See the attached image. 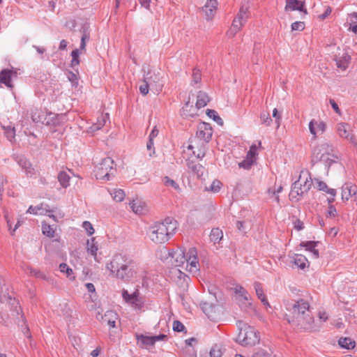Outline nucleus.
Segmentation results:
<instances>
[{"mask_svg":"<svg viewBox=\"0 0 357 357\" xmlns=\"http://www.w3.org/2000/svg\"><path fill=\"white\" fill-rule=\"evenodd\" d=\"M107 119H108V114H101L100 116H98L97 118L96 122L94 123L90 127V129H91V132H94V131L98 130L101 128H102L105 126Z\"/></svg>","mask_w":357,"mask_h":357,"instance_id":"bb28decb","label":"nucleus"},{"mask_svg":"<svg viewBox=\"0 0 357 357\" xmlns=\"http://www.w3.org/2000/svg\"><path fill=\"white\" fill-rule=\"evenodd\" d=\"M309 308L310 305L306 301L303 299L297 301L288 307L292 314L291 319H297L298 317L307 314V312H310Z\"/></svg>","mask_w":357,"mask_h":357,"instance_id":"9b49d317","label":"nucleus"},{"mask_svg":"<svg viewBox=\"0 0 357 357\" xmlns=\"http://www.w3.org/2000/svg\"><path fill=\"white\" fill-rule=\"evenodd\" d=\"M149 89H151V86L146 82L143 80V83L139 86V91L142 95H146L149 93Z\"/></svg>","mask_w":357,"mask_h":357,"instance_id":"052dcab7","label":"nucleus"},{"mask_svg":"<svg viewBox=\"0 0 357 357\" xmlns=\"http://www.w3.org/2000/svg\"><path fill=\"white\" fill-rule=\"evenodd\" d=\"M210 101L208 94L204 91H199L197 96L196 107L197 109L205 107Z\"/></svg>","mask_w":357,"mask_h":357,"instance_id":"5701e85b","label":"nucleus"},{"mask_svg":"<svg viewBox=\"0 0 357 357\" xmlns=\"http://www.w3.org/2000/svg\"><path fill=\"white\" fill-rule=\"evenodd\" d=\"M70 176L66 172H61L58 175V180L61 185L67 188L70 185Z\"/></svg>","mask_w":357,"mask_h":357,"instance_id":"f704fd0d","label":"nucleus"},{"mask_svg":"<svg viewBox=\"0 0 357 357\" xmlns=\"http://www.w3.org/2000/svg\"><path fill=\"white\" fill-rule=\"evenodd\" d=\"M244 26V24L236 18L234 19L231 27L229 29L227 34L229 38L234 37Z\"/></svg>","mask_w":357,"mask_h":357,"instance_id":"393cba45","label":"nucleus"},{"mask_svg":"<svg viewBox=\"0 0 357 357\" xmlns=\"http://www.w3.org/2000/svg\"><path fill=\"white\" fill-rule=\"evenodd\" d=\"M4 130H5V135L6 137H7V139L12 142L13 139H15V128H12L10 126H8L7 128H4Z\"/></svg>","mask_w":357,"mask_h":357,"instance_id":"8fccbe9b","label":"nucleus"},{"mask_svg":"<svg viewBox=\"0 0 357 357\" xmlns=\"http://www.w3.org/2000/svg\"><path fill=\"white\" fill-rule=\"evenodd\" d=\"M260 120L261 123L266 126H270L272 122V119L269 113L264 111L260 114Z\"/></svg>","mask_w":357,"mask_h":357,"instance_id":"49530a36","label":"nucleus"},{"mask_svg":"<svg viewBox=\"0 0 357 357\" xmlns=\"http://www.w3.org/2000/svg\"><path fill=\"white\" fill-rule=\"evenodd\" d=\"M319 243V241H302L300 243V246L303 247L306 250L310 251L312 253L313 258L317 259L319 256V250L316 249V247Z\"/></svg>","mask_w":357,"mask_h":357,"instance_id":"4be33fe9","label":"nucleus"},{"mask_svg":"<svg viewBox=\"0 0 357 357\" xmlns=\"http://www.w3.org/2000/svg\"><path fill=\"white\" fill-rule=\"evenodd\" d=\"M350 198V194L348 192L347 185L345 184L342 188V199L343 201H347Z\"/></svg>","mask_w":357,"mask_h":357,"instance_id":"0e129e2a","label":"nucleus"},{"mask_svg":"<svg viewBox=\"0 0 357 357\" xmlns=\"http://www.w3.org/2000/svg\"><path fill=\"white\" fill-rule=\"evenodd\" d=\"M333 151L332 146L327 142H321L312 149V162L324 161L326 166L330 167L334 161L328 155Z\"/></svg>","mask_w":357,"mask_h":357,"instance_id":"39448f33","label":"nucleus"},{"mask_svg":"<svg viewBox=\"0 0 357 357\" xmlns=\"http://www.w3.org/2000/svg\"><path fill=\"white\" fill-rule=\"evenodd\" d=\"M202 75L199 70L195 68L192 72V82L195 84L201 82Z\"/></svg>","mask_w":357,"mask_h":357,"instance_id":"3c124183","label":"nucleus"},{"mask_svg":"<svg viewBox=\"0 0 357 357\" xmlns=\"http://www.w3.org/2000/svg\"><path fill=\"white\" fill-rule=\"evenodd\" d=\"M116 314L113 312V311H108L107 312V313L105 314V316H102L99 312L96 315V318L98 319H100H100L102 320H103L104 321H107V324L111 327V328H114L115 327V324H116V321L114 319H107V317H114V318H116Z\"/></svg>","mask_w":357,"mask_h":357,"instance_id":"c85d7f7f","label":"nucleus"},{"mask_svg":"<svg viewBox=\"0 0 357 357\" xmlns=\"http://www.w3.org/2000/svg\"><path fill=\"white\" fill-rule=\"evenodd\" d=\"M240 330L236 341L242 346H254L259 342V337L255 329L242 321L237 322Z\"/></svg>","mask_w":357,"mask_h":357,"instance_id":"20e7f679","label":"nucleus"},{"mask_svg":"<svg viewBox=\"0 0 357 357\" xmlns=\"http://www.w3.org/2000/svg\"><path fill=\"white\" fill-rule=\"evenodd\" d=\"M306 262H307V258L301 255H296L294 258V263L298 268L303 269L306 266Z\"/></svg>","mask_w":357,"mask_h":357,"instance_id":"e433bc0d","label":"nucleus"},{"mask_svg":"<svg viewBox=\"0 0 357 357\" xmlns=\"http://www.w3.org/2000/svg\"><path fill=\"white\" fill-rule=\"evenodd\" d=\"M338 344L342 348L347 349H353L356 345V342L350 337H340Z\"/></svg>","mask_w":357,"mask_h":357,"instance_id":"473e14b6","label":"nucleus"},{"mask_svg":"<svg viewBox=\"0 0 357 357\" xmlns=\"http://www.w3.org/2000/svg\"><path fill=\"white\" fill-rule=\"evenodd\" d=\"M254 287H255V292H256V294H257L258 298L261 300V303L264 305H266L267 307H270L268 301L266 296L264 294L261 284L258 282H256L254 284Z\"/></svg>","mask_w":357,"mask_h":357,"instance_id":"b1692460","label":"nucleus"},{"mask_svg":"<svg viewBox=\"0 0 357 357\" xmlns=\"http://www.w3.org/2000/svg\"><path fill=\"white\" fill-rule=\"evenodd\" d=\"M349 126L345 123H338L337 126V130L341 137L345 138L350 142L355 143V138L353 135H349Z\"/></svg>","mask_w":357,"mask_h":357,"instance_id":"412c9836","label":"nucleus"},{"mask_svg":"<svg viewBox=\"0 0 357 357\" xmlns=\"http://www.w3.org/2000/svg\"><path fill=\"white\" fill-rule=\"evenodd\" d=\"M173 329L174 331L181 332L185 329V326L181 321H174L173 323Z\"/></svg>","mask_w":357,"mask_h":357,"instance_id":"e2e57ef3","label":"nucleus"},{"mask_svg":"<svg viewBox=\"0 0 357 357\" xmlns=\"http://www.w3.org/2000/svg\"><path fill=\"white\" fill-rule=\"evenodd\" d=\"M114 160L109 158L106 157L99 162L95 169V176L97 179L100 180H109L111 176H113L115 169L113 167Z\"/></svg>","mask_w":357,"mask_h":357,"instance_id":"423d86ee","label":"nucleus"},{"mask_svg":"<svg viewBox=\"0 0 357 357\" xmlns=\"http://www.w3.org/2000/svg\"><path fill=\"white\" fill-rule=\"evenodd\" d=\"M349 29L354 33H357V13L351 14L349 17Z\"/></svg>","mask_w":357,"mask_h":357,"instance_id":"58836bf2","label":"nucleus"},{"mask_svg":"<svg viewBox=\"0 0 357 357\" xmlns=\"http://www.w3.org/2000/svg\"><path fill=\"white\" fill-rule=\"evenodd\" d=\"M186 259L187 255H185L184 250L180 248L179 250L174 251V255L171 259L172 264L175 267L172 268L170 273L179 280L183 279L185 282H187L189 278L177 267L183 265L185 262Z\"/></svg>","mask_w":357,"mask_h":357,"instance_id":"0eeeda50","label":"nucleus"},{"mask_svg":"<svg viewBox=\"0 0 357 357\" xmlns=\"http://www.w3.org/2000/svg\"><path fill=\"white\" fill-rule=\"evenodd\" d=\"M218 6L217 0H207L206 4L202 8V11L205 13L207 20H211L215 15Z\"/></svg>","mask_w":357,"mask_h":357,"instance_id":"a211bd4d","label":"nucleus"},{"mask_svg":"<svg viewBox=\"0 0 357 357\" xmlns=\"http://www.w3.org/2000/svg\"><path fill=\"white\" fill-rule=\"evenodd\" d=\"M110 195L116 202H121L125 197V192L123 190L121 189H114L110 192Z\"/></svg>","mask_w":357,"mask_h":357,"instance_id":"a19ab883","label":"nucleus"},{"mask_svg":"<svg viewBox=\"0 0 357 357\" xmlns=\"http://www.w3.org/2000/svg\"><path fill=\"white\" fill-rule=\"evenodd\" d=\"M144 82H146L151 86V91H153L155 93L161 91L163 86V82L159 73L149 70L144 75Z\"/></svg>","mask_w":357,"mask_h":357,"instance_id":"9d476101","label":"nucleus"},{"mask_svg":"<svg viewBox=\"0 0 357 357\" xmlns=\"http://www.w3.org/2000/svg\"><path fill=\"white\" fill-rule=\"evenodd\" d=\"M174 250H169L167 248H162L160 252V257L162 260H167L170 258V260L172 259V255H174Z\"/></svg>","mask_w":357,"mask_h":357,"instance_id":"37998d69","label":"nucleus"},{"mask_svg":"<svg viewBox=\"0 0 357 357\" xmlns=\"http://www.w3.org/2000/svg\"><path fill=\"white\" fill-rule=\"evenodd\" d=\"M212 129L208 124L202 123L198 126L197 130V137L204 142H208L212 137Z\"/></svg>","mask_w":357,"mask_h":357,"instance_id":"dca6fc26","label":"nucleus"},{"mask_svg":"<svg viewBox=\"0 0 357 357\" xmlns=\"http://www.w3.org/2000/svg\"><path fill=\"white\" fill-rule=\"evenodd\" d=\"M86 249L89 253H90L95 258L97 255L98 243L96 241L95 238H91V239L87 240L86 241Z\"/></svg>","mask_w":357,"mask_h":357,"instance_id":"c756f323","label":"nucleus"},{"mask_svg":"<svg viewBox=\"0 0 357 357\" xmlns=\"http://www.w3.org/2000/svg\"><path fill=\"white\" fill-rule=\"evenodd\" d=\"M26 212L33 215L47 214V215L54 221H58L56 216L52 214L55 211L54 209H50L49 206L46 204H40L36 206H30Z\"/></svg>","mask_w":357,"mask_h":357,"instance_id":"4468645a","label":"nucleus"},{"mask_svg":"<svg viewBox=\"0 0 357 357\" xmlns=\"http://www.w3.org/2000/svg\"><path fill=\"white\" fill-rule=\"evenodd\" d=\"M326 128V125L324 121L312 119L309 123V130L313 135L312 139H315L319 135H322Z\"/></svg>","mask_w":357,"mask_h":357,"instance_id":"2eb2a0df","label":"nucleus"},{"mask_svg":"<svg viewBox=\"0 0 357 357\" xmlns=\"http://www.w3.org/2000/svg\"><path fill=\"white\" fill-rule=\"evenodd\" d=\"M15 160L24 171L27 176L32 177L36 174L35 169L32 164L24 157L17 156L16 157Z\"/></svg>","mask_w":357,"mask_h":357,"instance_id":"f3484780","label":"nucleus"},{"mask_svg":"<svg viewBox=\"0 0 357 357\" xmlns=\"http://www.w3.org/2000/svg\"><path fill=\"white\" fill-rule=\"evenodd\" d=\"M305 29V24L303 22H295L291 24L292 31H303Z\"/></svg>","mask_w":357,"mask_h":357,"instance_id":"bf43d9fd","label":"nucleus"},{"mask_svg":"<svg viewBox=\"0 0 357 357\" xmlns=\"http://www.w3.org/2000/svg\"><path fill=\"white\" fill-rule=\"evenodd\" d=\"M204 167L200 164H196L195 167L192 169L191 172L196 175L198 178H200L203 176L204 173Z\"/></svg>","mask_w":357,"mask_h":357,"instance_id":"09e8293b","label":"nucleus"},{"mask_svg":"<svg viewBox=\"0 0 357 357\" xmlns=\"http://www.w3.org/2000/svg\"><path fill=\"white\" fill-rule=\"evenodd\" d=\"M42 230L44 235L52 238L54 236L55 231L54 229L50 226V225H47L46 223H43L42 225Z\"/></svg>","mask_w":357,"mask_h":357,"instance_id":"a18cd8bd","label":"nucleus"},{"mask_svg":"<svg viewBox=\"0 0 357 357\" xmlns=\"http://www.w3.org/2000/svg\"><path fill=\"white\" fill-rule=\"evenodd\" d=\"M349 58V56L347 54L343 55L342 57L336 58L335 61L337 68L345 70L348 66Z\"/></svg>","mask_w":357,"mask_h":357,"instance_id":"4c0bfd02","label":"nucleus"},{"mask_svg":"<svg viewBox=\"0 0 357 357\" xmlns=\"http://www.w3.org/2000/svg\"><path fill=\"white\" fill-rule=\"evenodd\" d=\"M177 227L176 220L167 218L164 221L155 222L149 227V238L155 243H164L175 234Z\"/></svg>","mask_w":357,"mask_h":357,"instance_id":"f03ea898","label":"nucleus"},{"mask_svg":"<svg viewBox=\"0 0 357 357\" xmlns=\"http://www.w3.org/2000/svg\"><path fill=\"white\" fill-rule=\"evenodd\" d=\"M319 322L318 324H321V322H325L328 319V316L324 311H319L318 314Z\"/></svg>","mask_w":357,"mask_h":357,"instance_id":"69168bd1","label":"nucleus"},{"mask_svg":"<svg viewBox=\"0 0 357 357\" xmlns=\"http://www.w3.org/2000/svg\"><path fill=\"white\" fill-rule=\"evenodd\" d=\"M248 17V7L244 5L241 6L235 18L239 20V21L245 24Z\"/></svg>","mask_w":357,"mask_h":357,"instance_id":"7c9ffc66","label":"nucleus"},{"mask_svg":"<svg viewBox=\"0 0 357 357\" xmlns=\"http://www.w3.org/2000/svg\"><path fill=\"white\" fill-rule=\"evenodd\" d=\"M60 271L62 273H65L68 278L70 280H73L75 279V276L73 275V269L70 268L66 264L61 263L59 265Z\"/></svg>","mask_w":357,"mask_h":357,"instance_id":"ea45409f","label":"nucleus"},{"mask_svg":"<svg viewBox=\"0 0 357 357\" xmlns=\"http://www.w3.org/2000/svg\"><path fill=\"white\" fill-rule=\"evenodd\" d=\"M84 229L86 231L88 235L91 236L94 233V229L89 221H84L82 225Z\"/></svg>","mask_w":357,"mask_h":357,"instance_id":"13d9d810","label":"nucleus"},{"mask_svg":"<svg viewBox=\"0 0 357 357\" xmlns=\"http://www.w3.org/2000/svg\"><path fill=\"white\" fill-rule=\"evenodd\" d=\"M257 155V146L253 144L250 146V150L247 153V158L255 161Z\"/></svg>","mask_w":357,"mask_h":357,"instance_id":"5fc2aeb1","label":"nucleus"},{"mask_svg":"<svg viewBox=\"0 0 357 357\" xmlns=\"http://www.w3.org/2000/svg\"><path fill=\"white\" fill-rule=\"evenodd\" d=\"M222 354V347L218 344L213 346L209 352L211 357H221Z\"/></svg>","mask_w":357,"mask_h":357,"instance_id":"c03bdc74","label":"nucleus"},{"mask_svg":"<svg viewBox=\"0 0 357 357\" xmlns=\"http://www.w3.org/2000/svg\"><path fill=\"white\" fill-rule=\"evenodd\" d=\"M18 70V69L14 68L1 70L0 71V84H4L10 89H13L14 87L13 82L17 79Z\"/></svg>","mask_w":357,"mask_h":357,"instance_id":"f8f14e48","label":"nucleus"},{"mask_svg":"<svg viewBox=\"0 0 357 357\" xmlns=\"http://www.w3.org/2000/svg\"><path fill=\"white\" fill-rule=\"evenodd\" d=\"M223 238L222 231L219 228H213L212 229L210 234V240L214 243H220V241Z\"/></svg>","mask_w":357,"mask_h":357,"instance_id":"2f4dec72","label":"nucleus"},{"mask_svg":"<svg viewBox=\"0 0 357 357\" xmlns=\"http://www.w3.org/2000/svg\"><path fill=\"white\" fill-rule=\"evenodd\" d=\"M106 268L110 275L123 281H129L137 272L136 262L130 257L123 254L114 255L109 262L107 263Z\"/></svg>","mask_w":357,"mask_h":357,"instance_id":"f257e3e1","label":"nucleus"},{"mask_svg":"<svg viewBox=\"0 0 357 357\" xmlns=\"http://www.w3.org/2000/svg\"><path fill=\"white\" fill-rule=\"evenodd\" d=\"M186 270L190 273H196L199 271V264L197 259L196 248H191L187 252Z\"/></svg>","mask_w":357,"mask_h":357,"instance_id":"ddd939ff","label":"nucleus"},{"mask_svg":"<svg viewBox=\"0 0 357 357\" xmlns=\"http://www.w3.org/2000/svg\"><path fill=\"white\" fill-rule=\"evenodd\" d=\"M122 297L127 303L135 309L139 310L144 306V299L141 296L138 289H135L132 294H129L126 289H123Z\"/></svg>","mask_w":357,"mask_h":357,"instance_id":"1a4fd4ad","label":"nucleus"},{"mask_svg":"<svg viewBox=\"0 0 357 357\" xmlns=\"http://www.w3.org/2000/svg\"><path fill=\"white\" fill-rule=\"evenodd\" d=\"M252 357H272V356L270 352L265 349H259L253 354Z\"/></svg>","mask_w":357,"mask_h":357,"instance_id":"4d7b16f0","label":"nucleus"},{"mask_svg":"<svg viewBox=\"0 0 357 357\" xmlns=\"http://www.w3.org/2000/svg\"><path fill=\"white\" fill-rule=\"evenodd\" d=\"M67 77L73 86H77L78 84V77L74 73L68 72L67 73Z\"/></svg>","mask_w":357,"mask_h":357,"instance_id":"864d4df0","label":"nucleus"},{"mask_svg":"<svg viewBox=\"0 0 357 357\" xmlns=\"http://www.w3.org/2000/svg\"><path fill=\"white\" fill-rule=\"evenodd\" d=\"M222 186V183L220 181L215 180L213 181L210 186V190L213 192H218L220 191Z\"/></svg>","mask_w":357,"mask_h":357,"instance_id":"6e6d98bb","label":"nucleus"},{"mask_svg":"<svg viewBox=\"0 0 357 357\" xmlns=\"http://www.w3.org/2000/svg\"><path fill=\"white\" fill-rule=\"evenodd\" d=\"M285 10H299L307 14V11L305 10V3L300 0H286Z\"/></svg>","mask_w":357,"mask_h":357,"instance_id":"6ab92c4d","label":"nucleus"},{"mask_svg":"<svg viewBox=\"0 0 357 357\" xmlns=\"http://www.w3.org/2000/svg\"><path fill=\"white\" fill-rule=\"evenodd\" d=\"M79 50H80L75 49V50H73L71 52V56H72L71 66L73 68H74L75 66H78L79 64Z\"/></svg>","mask_w":357,"mask_h":357,"instance_id":"de8ad7c7","label":"nucleus"},{"mask_svg":"<svg viewBox=\"0 0 357 357\" xmlns=\"http://www.w3.org/2000/svg\"><path fill=\"white\" fill-rule=\"evenodd\" d=\"M234 291L238 294L237 301L239 306H243V303H241L242 300L247 301L248 305H251L250 296L243 287L236 286L234 289Z\"/></svg>","mask_w":357,"mask_h":357,"instance_id":"aec40b11","label":"nucleus"},{"mask_svg":"<svg viewBox=\"0 0 357 357\" xmlns=\"http://www.w3.org/2000/svg\"><path fill=\"white\" fill-rule=\"evenodd\" d=\"M162 182L166 187L172 188L178 192H180L181 190L178 183L169 176H165L162 178Z\"/></svg>","mask_w":357,"mask_h":357,"instance_id":"72a5a7b5","label":"nucleus"},{"mask_svg":"<svg viewBox=\"0 0 357 357\" xmlns=\"http://www.w3.org/2000/svg\"><path fill=\"white\" fill-rule=\"evenodd\" d=\"M253 163L254 160L246 157V158L244 160L239 163V167L245 169H250Z\"/></svg>","mask_w":357,"mask_h":357,"instance_id":"603ef678","label":"nucleus"},{"mask_svg":"<svg viewBox=\"0 0 357 357\" xmlns=\"http://www.w3.org/2000/svg\"><path fill=\"white\" fill-rule=\"evenodd\" d=\"M29 270L30 273L31 275H35L37 278H45L44 273L40 272L38 270H36V269H33L32 268H29Z\"/></svg>","mask_w":357,"mask_h":357,"instance_id":"338daca9","label":"nucleus"},{"mask_svg":"<svg viewBox=\"0 0 357 357\" xmlns=\"http://www.w3.org/2000/svg\"><path fill=\"white\" fill-rule=\"evenodd\" d=\"M312 185V180L310 174L307 172L302 171L298 180L292 184L289 193L290 199L295 202L298 201L301 196H303L310 190Z\"/></svg>","mask_w":357,"mask_h":357,"instance_id":"7ed1b4c3","label":"nucleus"},{"mask_svg":"<svg viewBox=\"0 0 357 357\" xmlns=\"http://www.w3.org/2000/svg\"><path fill=\"white\" fill-rule=\"evenodd\" d=\"M137 343L142 347L144 346H153L155 344L154 339H153V336L137 335Z\"/></svg>","mask_w":357,"mask_h":357,"instance_id":"cd10ccee","label":"nucleus"},{"mask_svg":"<svg viewBox=\"0 0 357 357\" xmlns=\"http://www.w3.org/2000/svg\"><path fill=\"white\" fill-rule=\"evenodd\" d=\"M289 323L296 324L301 328L310 331H317L321 328V324L316 323L314 317L311 315L310 312L307 314L298 317L297 319H288Z\"/></svg>","mask_w":357,"mask_h":357,"instance_id":"6e6552de","label":"nucleus"},{"mask_svg":"<svg viewBox=\"0 0 357 357\" xmlns=\"http://www.w3.org/2000/svg\"><path fill=\"white\" fill-rule=\"evenodd\" d=\"M206 114L210 118L213 119L218 125H223V120L219 116L218 112L213 109H208L206 110Z\"/></svg>","mask_w":357,"mask_h":357,"instance_id":"79ce46f5","label":"nucleus"},{"mask_svg":"<svg viewBox=\"0 0 357 357\" xmlns=\"http://www.w3.org/2000/svg\"><path fill=\"white\" fill-rule=\"evenodd\" d=\"M273 117L275 119V123H277V128H279L280 125L282 115L280 113L278 112L276 108H275L273 111Z\"/></svg>","mask_w":357,"mask_h":357,"instance_id":"680f3d73","label":"nucleus"},{"mask_svg":"<svg viewBox=\"0 0 357 357\" xmlns=\"http://www.w3.org/2000/svg\"><path fill=\"white\" fill-rule=\"evenodd\" d=\"M317 188L319 190H322L324 192H326V193L329 194L332 196H335L336 195V190L333 188H329L327 185V184L321 181H317Z\"/></svg>","mask_w":357,"mask_h":357,"instance_id":"c9c22d12","label":"nucleus"},{"mask_svg":"<svg viewBox=\"0 0 357 357\" xmlns=\"http://www.w3.org/2000/svg\"><path fill=\"white\" fill-rule=\"evenodd\" d=\"M130 206L132 211L136 214H142L145 210L144 203L137 199L130 202Z\"/></svg>","mask_w":357,"mask_h":357,"instance_id":"a878e982","label":"nucleus"},{"mask_svg":"<svg viewBox=\"0 0 357 357\" xmlns=\"http://www.w3.org/2000/svg\"><path fill=\"white\" fill-rule=\"evenodd\" d=\"M82 36L81 38H83L84 40H89L90 39V32L89 31V28L86 26L82 27Z\"/></svg>","mask_w":357,"mask_h":357,"instance_id":"774afa93","label":"nucleus"}]
</instances>
